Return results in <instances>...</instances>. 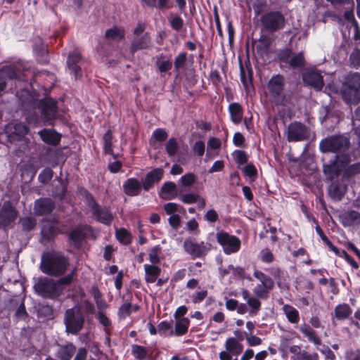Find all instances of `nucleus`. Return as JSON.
Here are the masks:
<instances>
[{"mask_svg":"<svg viewBox=\"0 0 360 360\" xmlns=\"http://www.w3.org/2000/svg\"><path fill=\"white\" fill-rule=\"evenodd\" d=\"M193 150L198 157H202L205 153V143L202 141H197L193 146Z\"/></svg>","mask_w":360,"mask_h":360,"instance_id":"nucleus-63","label":"nucleus"},{"mask_svg":"<svg viewBox=\"0 0 360 360\" xmlns=\"http://www.w3.org/2000/svg\"><path fill=\"white\" fill-rule=\"evenodd\" d=\"M35 292L48 299H56L62 294V288L51 278L40 277L34 285Z\"/></svg>","mask_w":360,"mask_h":360,"instance_id":"nucleus-8","label":"nucleus"},{"mask_svg":"<svg viewBox=\"0 0 360 360\" xmlns=\"http://www.w3.org/2000/svg\"><path fill=\"white\" fill-rule=\"evenodd\" d=\"M56 208V203L51 198H39L34 201V212L41 217L51 214Z\"/></svg>","mask_w":360,"mask_h":360,"instance_id":"nucleus-19","label":"nucleus"},{"mask_svg":"<svg viewBox=\"0 0 360 360\" xmlns=\"http://www.w3.org/2000/svg\"><path fill=\"white\" fill-rule=\"evenodd\" d=\"M352 314V308L346 303L338 304L334 309V316L338 320L347 319Z\"/></svg>","mask_w":360,"mask_h":360,"instance_id":"nucleus-36","label":"nucleus"},{"mask_svg":"<svg viewBox=\"0 0 360 360\" xmlns=\"http://www.w3.org/2000/svg\"><path fill=\"white\" fill-rule=\"evenodd\" d=\"M68 240L76 249H80L87 238H95L94 228L89 224H83L72 229L68 235Z\"/></svg>","mask_w":360,"mask_h":360,"instance_id":"nucleus-11","label":"nucleus"},{"mask_svg":"<svg viewBox=\"0 0 360 360\" xmlns=\"http://www.w3.org/2000/svg\"><path fill=\"white\" fill-rule=\"evenodd\" d=\"M148 352L147 348L143 346L139 345H132L131 346V354L136 359L143 360L146 359Z\"/></svg>","mask_w":360,"mask_h":360,"instance_id":"nucleus-41","label":"nucleus"},{"mask_svg":"<svg viewBox=\"0 0 360 360\" xmlns=\"http://www.w3.org/2000/svg\"><path fill=\"white\" fill-rule=\"evenodd\" d=\"M344 226H353L360 224V213L356 210H350L342 216Z\"/></svg>","mask_w":360,"mask_h":360,"instance_id":"nucleus-38","label":"nucleus"},{"mask_svg":"<svg viewBox=\"0 0 360 360\" xmlns=\"http://www.w3.org/2000/svg\"><path fill=\"white\" fill-rule=\"evenodd\" d=\"M199 198V195L190 193L181 195V200L185 204L191 205L195 203Z\"/></svg>","mask_w":360,"mask_h":360,"instance_id":"nucleus-58","label":"nucleus"},{"mask_svg":"<svg viewBox=\"0 0 360 360\" xmlns=\"http://www.w3.org/2000/svg\"><path fill=\"white\" fill-rule=\"evenodd\" d=\"M273 278L269 275L265 274L263 271L255 269L253 271V276L261 282V285H257V288L253 289L254 294L261 300H266L269 296L271 292L275 287V281L278 286L283 277V271L278 266H274L264 269Z\"/></svg>","mask_w":360,"mask_h":360,"instance_id":"nucleus-1","label":"nucleus"},{"mask_svg":"<svg viewBox=\"0 0 360 360\" xmlns=\"http://www.w3.org/2000/svg\"><path fill=\"white\" fill-rule=\"evenodd\" d=\"M350 139L344 134H334L327 136L319 143V150L322 153H333L336 155L347 154L350 148Z\"/></svg>","mask_w":360,"mask_h":360,"instance_id":"nucleus-4","label":"nucleus"},{"mask_svg":"<svg viewBox=\"0 0 360 360\" xmlns=\"http://www.w3.org/2000/svg\"><path fill=\"white\" fill-rule=\"evenodd\" d=\"M308 127L300 122H291L287 129V140L289 142H298L308 139Z\"/></svg>","mask_w":360,"mask_h":360,"instance_id":"nucleus-14","label":"nucleus"},{"mask_svg":"<svg viewBox=\"0 0 360 360\" xmlns=\"http://www.w3.org/2000/svg\"><path fill=\"white\" fill-rule=\"evenodd\" d=\"M347 181H342V177L340 180L332 181L328 186V195L334 201H340L345 197L348 185Z\"/></svg>","mask_w":360,"mask_h":360,"instance_id":"nucleus-20","label":"nucleus"},{"mask_svg":"<svg viewBox=\"0 0 360 360\" xmlns=\"http://www.w3.org/2000/svg\"><path fill=\"white\" fill-rule=\"evenodd\" d=\"M349 60L352 67L356 68L360 66V49L357 46L351 53Z\"/></svg>","mask_w":360,"mask_h":360,"instance_id":"nucleus-57","label":"nucleus"},{"mask_svg":"<svg viewBox=\"0 0 360 360\" xmlns=\"http://www.w3.org/2000/svg\"><path fill=\"white\" fill-rule=\"evenodd\" d=\"M351 161L349 154L336 155L333 160L323 165V172L327 181H335L343 174L344 167Z\"/></svg>","mask_w":360,"mask_h":360,"instance_id":"nucleus-6","label":"nucleus"},{"mask_svg":"<svg viewBox=\"0 0 360 360\" xmlns=\"http://www.w3.org/2000/svg\"><path fill=\"white\" fill-rule=\"evenodd\" d=\"M179 149L177 141L175 138H170L165 146V150L169 157H172L176 154Z\"/></svg>","mask_w":360,"mask_h":360,"instance_id":"nucleus-47","label":"nucleus"},{"mask_svg":"<svg viewBox=\"0 0 360 360\" xmlns=\"http://www.w3.org/2000/svg\"><path fill=\"white\" fill-rule=\"evenodd\" d=\"M210 244L204 241L197 243L191 238H186L183 243L184 251L193 259L205 257L210 250Z\"/></svg>","mask_w":360,"mask_h":360,"instance_id":"nucleus-12","label":"nucleus"},{"mask_svg":"<svg viewBox=\"0 0 360 360\" xmlns=\"http://www.w3.org/2000/svg\"><path fill=\"white\" fill-rule=\"evenodd\" d=\"M289 65L292 68H301L305 65V58L303 52L293 53Z\"/></svg>","mask_w":360,"mask_h":360,"instance_id":"nucleus-40","label":"nucleus"},{"mask_svg":"<svg viewBox=\"0 0 360 360\" xmlns=\"http://www.w3.org/2000/svg\"><path fill=\"white\" fill-rule=\"evenodd\" d=\"M288 321L292 324H297L300 321V314L297 309L294 307L286 304L282 307Z\"/></svg>","mask_w":360,"mask_h":360,"instance_id":"nucleus-37","label":"nucleus"},{"mask_svg":"<svg viewBox=\"0 0 360 360\" xmlns=\"http://www.w3.org/2000/svg\"><path fill=\"white\" fill-rule=\"evenodd\" d=\"M243 173L244 176L250 178V182L255 181L258 175L256 167L252 163L247 165L243 168Z\"/></svg>","mask_w":360,"mask_h":360,"instance_id":"nucleus-45","label":"nucleus"},{"mask_svg":"<svg viewBox=\"0 0 360 360\" xmlns=\"http://www.w3.org/2000/svg\"><path fill=\"white\" fill-rule=\"evenodd\" d=\"M297 358L298 360H319V356L316 352L309 354L304 350L302 352H300V354Z\"/></svg>","mask_w":360,"mask_h":360,"instance_id":"nucleus-61","label":"nucleus"},{"mask_svg":"<svg viewBox=\"0 0 360 360\" xmlns=\"http://www.w3.org/2000/svg\"><path fill=\"white\" fill-rule=\"evenodd\" d=\"M69 265L68 258L63 254L48 252L42 256L41 269L46 275L58 277L66 272Z\"/></svg>","mask_w":360,"mask_h":360,"instance_id":"nucleus-2","label":"nucleus"},{"mask_svg":"<svg viewBox=\"0 0 360 360\" xmlns=\"http://www.w3.org/2000/svg\"><path fill=\"white\" fill-rule=\"evenodd\" d=\"M360 174V162L354 164H349L344 167L343 174L342 175V181L349 182L356 175Z\"/></svg>","mask_w":360,"mask_h":360,"instance_id":"nucleus-33","label":"nucleus"},{"mask_svg":"<svg viewBox=\"0 0 360 360\" xmlns=\"http://www.w3.org/2000/svg\"><path fill=\"white\" fill-rule=\"evenodd\" d=\"M217 243L221 246L226 255H231L238 252L241 247L240 238L234 235H231L224 231H220L216 233Z\"/></svg>","mask_w":360,"mask_h":360,"instance_id":"nucleus-10","label":"nucleus"},{"mask_svg":"<svg viewBox=\"0 0 360 360\" xmlns=\"http://www.w3.org/2000/svg\"><path fill=\"white\" fill-rule=\"evenodd\" d=\"M190 326V320L187 317H183L180 319H176L174 330L169 332V336H182L188 332Z\"/></svg>","mask_w":360,"mask_h":360,"instance_id":"nucleus-27","label":"nucleus"},{"mask_svg":"<svg viewBox=\"0 0 360 360\" xmlns=\"http://www.w3.org/2000/svg\"><path fill=\"white\" fill-rule=\"evenodd\" d=\"M229 112L231 122L235 124H238L243 120V109L239 103H231L229 105Z\"/></svg>","mask_w":360,"mask_h":360,"instance_id":"nucleus-28","label":"nucleus"},{"mask_svg":"<svg viewBox=\"0 0 360 360\" xmlns=\"http://www.w3.org/2000/svg\"><path fill=\"white\" fill-rule=\"evenodd\" d=\"M125 35L124 29L122 27L113 26L112 27L107 30L105 33V37L110 41L119 43Z\"/></svg>","mask_w":360,"mask_h":360,"instance_id":"nucleus-29","label":"nucleus"},{"mask_svg":"<svg viewBox=\"0 0 360 360\" xmlns=\"http://www.w3.org/2000/svg\"><path fill=\"white\" fill-rule=\"evenodd\" d=\"M142 185V181L137 178H128L123 182L122 191L129 197H136L141 194L142 190L143 191Z\"/></svg>","mask_w":360,"mask_h":360,"instance_id":"nucleus-24","label":"nucleus"},{"mask_svg":"<svg viewBox=\"0 0 360 360\" xmlns=\"http://www.w3.org/2000/svg\"><path fill=\"white\" fill-rule=\"evenodd\" d=\"M197 181V176L192 172L183 175L179 179V184L184 187L192 186Z\"/></svg>","mask_w":360,"mask_h":360,"instance_id":"nucleus-44","label":"nucleus"},{"mask_svg":"<svg viewBox=\"0 0 360 360\" xmlns=\"http://www.w3.org/2000/svg\"><path fill=\"white\" fill-rule=\"evenodd\" d=\"M67 191V185L61 181L59 185L55 186L53 188V196L63 200L66 196Z\"/></svg>","mask_w":360,"mask_h":360,"instance_id":"nucleus-50","label":"nucleus"},{"mask_svg":"<svg viewBox=\"0 0 360 360\" xmlns=\"http://www.w3.org/2000/svg\"><path fill=\"white\" fill-rule=\"evenodd\" d=\"M132 304L129 302L124 303L118 309V316L121 319H126L131 314Z\"/></svg>","mask_w":360,"mask_h":360,"instance_id":"nucleus-54","label":"nucleus"},{"mask_svg":"<svg viewBox=\"0 0 360 360\" xmlns=\"http://www.w3.org/2000/svg\"><path fill=\"white\" fill-rule=\"evenodd\" d=\"M240 82L243 85L245 90L248 92L250 88L254 89L253 86V70L249 58L243 64L240 60L239 63Z\"/></svg>","mask_w":360,"mask_h":360,"instance_id":"nucleus-17","label":"nucleus"},{"mask_svg":"<svg viewBox=\"0 0 360 360\" xmlns=\"http://www.w3.org/2000/svg\"><path fill=\"white\" fill-rule=\"evenodd\" d=\"M82 192L85 203L91 210V214L95 220L101 224L110 226L114 219V216L110 208L100 205L92 193L87 189L82 188Z\"/></svg>","mask_w":360,"mask_h":360,"instance_id":"nucleus-3","label":"nucleus"},{"mask_svg":"<svg viewBox=\"0 0 360 360\" xmlns=\"http://www.w3.org/2000/svg\"><path fill=\"white\" fill-rule=\"evenodd\" d=\"M285 87V77L277 74L273 75L267 83V89L274 101L280 105H285L288 101L283 94Z\"/></svg>","mask_w":360,"mask_h":360,"instance_id":"nucleus-9","label":"nucleus"},{"mask_svg":"<svg viewBox=\"0 0 360 360\" xmlns=\"http://www.w3.org/2000/svg\"><path fill=\"white\" fill-rule=\"evenodd\" d=\"M173 321H162L158 325V333L160 336H166V331L172 327Z\"/></svg>","mask_w":360,"mask_h":360,"instance_id":"nucleus-55","label":"nucleus"},{"mask_svg":"<svg viewBox=\"0 0 360 360\" xmlns=\"http://www.w3.org/2000/svg\"><path fill=\"white\" fill-rule=\"evenodd\" d=\"M38 134L45 143L53 146H58L61 140V134L53 129H43Z\"/></svg>","mask_w":360,"mask_h":360,"instance_id":"nucleus-26","label":"nucleus"},{"mask_svg":"<svg viewBox=\"0 0 360 360\" xmlns=\"http://www.w3.org/2000/svg\"><path fill=\"white\" fill-rule=\"evenodd\" d=\"M207 296V290H203L201 291L195 292L192 295L191 299L194 304L200 303Z\"/></svg>","mask_w":360,"mask_h":360,"instance_id":"nucleus-64","label":"nucleus"},{"mask_svg":"<svg viewBox=\"0 0 360 360\" xmlns=\"http://www.w3.org/2000/svg\"><path fill=\"white\" fill-rule=\"evenodd\" d=\"M153 137L158 142H163L167 139L168 134L165 129L162 128H158L153 131Z\"/></svg>","mask_w":360,"mask_h":360,"instance_id":"nucleus-56","label":"nucleus"},{"mask_svg":"<svg viewBox=\"0 0 360 360\" xmlns=\"http://www.w3.org/2000/svg\"><path fill=\"white\" fill-rule=\"evenodd\" d=\"M261 22L264 29L274 32L283 27L285 19L280 12L271 11L262 16Z\"/></svg>","mask_w":360,"mask_h":360,"instance_id":"nucleus-13","label":"nucleus"},{"mask_svg":"<svg viewBox=\"0 0 360 360\" xmlns=\"http://www.w3.org/2000/svg\"><path fill=\"white\" fill-rule=\"evenodd\" d=\"M163 176L164 169L161 167H157L148 172L141 181L143 191L148 192L162 180Z\"/></svg>","mask_w":360,"mask_h":360,"instance_id":"nucleus-21","label":"nucleus"},{"mask_svg":"<svg viewBox=\"0 0 360 360\" xmlns=\"http://www.w3.org/2000/svg\"><path fill=\"white\" fill-rule=\"evenodd\" d=\"M176 192V184L172 181H167L163 184L158 194L162 199L170 200L174 197Z\"/></svg>","mask_w":360,"mask_h":360,"instance_id":"nucleus-32","label":"nucleus"},{"mask_svg":"<svg viewBox=\"0 0 360 360\" xmlns=\"http://www.w3.org/2000/svg\"><path fill=\"white\" fill-rule=\"evenodd\" d=\"M20 223L22 226V230L27 232L33 230L37 225L35 219L30 217L22 218Z\"/></svg>","mask_w":360,"mask_h":360,"instance_id":"nucleus-49","label":"nucleus"},{"mask_svg":"<svg viewBox=\"0 0 360 360\" xmlns=\"http://www.w3.org/2000/svg\"><path fill=\"white\" fill-rule=\"evenodd\" d=\"M82 57L80 52L74 51L69 53L67 59V66L70 71V74L75 79L80 78L82 75L81 63Z\"/></svg>","mask_w":360,"mask_h":360,"instance_id":"nucleus-18","label":"nucleus"},{"mask_svg":"<svg viewBox=\"0 0 360 360\" xmlns=\"http://www.w3.org/2000/svg\"><path fill=\"white\" fill-rule=\"evenodd\" d=\"M292 54L293 52L292 50L286 47L285 49L280 51L278 54V58L280 62L289 65Z\"/></svg>","mask_w":360,"mask_h":360,"instance_id":"nucleus-52","label":"nucleus"},{"mask_svg":"<svg viewBox=\"0 0 360 360\" xmlns=\"http://www.w3.org/2000/svg\"><path fill=\"white\" fill-rule=\"evenodd\" d=\"M53 176V171L51 168L46 167L40 172L38 180L40 183L46 184L52 179Z\"/></svg>","mask_w":360,"mask_h":360,"instance_id":"nucleus-51","label":"nucleus"},{"mask_svg":"<svg viewBox=\"0 0 360 360\" xmlns=\"http://www.w3.org/2000/svg\"><path fill=\"white\" fill-rule=\"evenodd\" d=\"M112 139L113 136L111 129L107 130L103 137V150L105 154L110 155L114 159H117L118 155L114 153L112 149Z\"/></svg>","mask_w":360,"mask_h":360,"instance_id":"nucleus-34","label":"nucleus"},{"mask_svg":"<svg viewBox=\"0 0 360 360\" xmlns=\"http://www.w3.org/2000/svg\"><path fill=\"white\" fill-rule=\"evenodd\" d=\"M57 108L56 102L51 98H42L39 102V109L47 120H51L56 118Z\"/></svg>","mask_w":360,"mask_h":360,"instance_id":"nucleus-23","label":"nucleus"},{"mask_svg":"<svg viewBox=\"0 0 360 360\" xmlns=\"http://www.w3.org/2000/svg\"><path fill=\"white\" fill-rule=\"evenodd\" d=\"M117 240L122 245H128L131 243L132 235L124 228H120L115 231Z\"/></svg>","mask_w":360,"mask_h":360,"instance_id":"nucleus-39","label":"nucleus"},{"mask_svg":"<svg viewBox=\"0 0 360 360\" xmlns=\"http://www.w3.org/2000/svg\"><path fill=\"white\" fill-rule=\"evenodd\" d=\"M260 298L256 297H252L248 300L247 304L250 308L249 311L250 316L257 315L261 309L262 302L259 300Z\"/></svg>","mask_w":360,"mask_h":360,"instance_id":"nucleus-42","label":"nucleus"},{"mask_svg":"<svg viewBox=\"0 0 360 360\" xmlns=\"http://www.w3.org/2000/svg\"><path fill=\"white\" fill-rule=\"evenodd\" d=\"M343 100L347 103H358L360 101V73L349 75L341 91Z\"/></svg>","mask_w":360,"mask_h":360,"instance_id":"nucleus-7","label":"nucleus"},{"mask_svg":"<svg viewBox=\"0 0 360 360\" xmlns=\"http://www.w3.org/2000/svg\"><path fill=\"white\" fill-rule=\"evenodd\" d=\"M77 351V347L71 342L66 341L64 344L57 343L56 356L59 360H71Z\"/></svg>","mask_w":360,"mask_h":360,"instance_id":"nucleus-25","label":"nucleus"},{"mask_svg":"<svg viewBox=\"0 0 360 360\" xmlns=\"http://www.w3.org/2000/svg\"><path fill=\"white\" fill-rule=\"evenodd\" d=\"M302 79L304 85L318 91L321 90L324 86L323 77L316 69L306 70L302 73Z\"/></svg>","mask_w":360,"mask_h":360,"instance_id":"nucleus-16","label":"nucleus"},{"mask_svg":"<svg viewBox=\"0 0 360 360\" xmlns=\"http://www.w3.org/2000/svg\"><path fill=\"white\" fill-rule=\"evenodd\" d=\"M300 331L306 337L310 342L314 343L316 346L321 345V340L317 335L316 332L313 330L311 326L304 323L300 326Z\"/></svg>","mask_w":360,"mask_h":360,"instance_id":"nucleus-31","label":"nucleus"},{"mask_svg":"<svg viewBox=\"0 0 360 360\" xmlns=\"http://www.w3.org/2000/svg\"><path fill=\"white\" fill-rule=\"evenodd\" d=\"M162 248L160 245H157L151 248L149 251V261L151 264H158L160 262V258L159 253L161 252Z\"/></svg>","mask_w":360,"mask_h":360,"instance_id":"nucleus-48","label":"nucleus"},{"mask_svg":"<svg viewBox=\"0 0 360 360\" xmlns=\"http://www.w3.org/2000/svg\"><path fill=\"white\" fill-rule=\"evenodd\" d=\"M186 61V53H179L174 60V68L176 70L183 68Z\"/></svg>","mask_w":360,"mask_h":360,"instance_id":"nucleus-62","label":"nucleus"},{"mask_svg":"<svg viewBox=\"0 0 360 360\" xmlns=\"http://www.w3.org/2000/svg\"><path fill=\"white\" fill-rule=\"evenodd\" d=\"M63 322L65 332L73 335H78L83 329L85 318L79 307H73L66 309Z\"/></svg>","mask_w":360,"mask_h":360,"instance_id":"nucleus-5","label":"nucleus"},{"mask_svg":"<svg viewBox=\"0 0 360 360\" xmlns=\"http://www.w3.org/2000/svg\"><path fill=\"white\" fill-rule=\"evenodd\" d=\"M145 281L148 283H155L160 275L161 269L155 264H144Z\"/></svg>","mask_w":360,"mask_h":360,"instance_id":"nucleus-30","label":"nucleus"},{"mask_svg":"<svg viewBox=\"0 0 360 360\" xmlns=\"http://www.w3.org/2000/svg\"><path fill=\"white\" fill-rule=\"evenodd\" d=\"M232 273H233V276L236 278H238L240 279H246L249 281H251L252 280V277L249 274H246L245 269L244 267H242L240 266H233V269Z\"/></svg>","mask_w":360,"mask_h":360,"instance_id":"nucleus-53","label":"nucleus"},{"mask_svg":"<svg viewBox=\"0 0 360 360\" xmlns=\"http://www.w3.org/2000/svg\"><path fill=\"white\" fill-rule=\"evenodd\" d=\"M15 316L17 319H25L28 316L23 300L20 301L19 306L15 311Z\"/></svg>","mask_w":360,"mask_h":360,"instance_id":"nucleus-59","label":"nucleus"},{"mask_svg":"<svg viewBox=\"0 0 360 360\" xmlns=\"http://www.w3.org/2000/svg\"><path fill=\"white\" fill-rule=\"evenodd\" d=\"M13 131L24 138L28 134L30 129L26 124L19 122L14 124Z\"/></svg>","mask_w":360,"mask_h":360,"instance_id":"nucleus-60","label":"nucleus"},{"mask_svg":"<svg viewBox=\"0 0 360 360\" xmlns=\"http://www.w3.org/2000/svg\"><path fill=\"white\" fill-rule=\"evenodd\" d=\"M226 349L233 356H238L243 350V345L235 338H229L225 343Z\"/></svg>","mask_w":360,"mask_h":360,"instance_id":"nucleus-35","label":"nucleus"},{"mask_svg":"<svg viewBox=\"0 0 360 360\" xmlns=\"http://www.w3.org/2000/svg\"><path fill=\"white\" fill-rule=\"evenodd\" d=\"M232 155L234 158L235 162L238 165H243L246 164L248 161V156L245 150H235L233 152Z\"/></svg>","mask_w":360,"mask_h":360,"instance_id":"nucleus-46","label":"nucleus"},{"mask_svg":"<svg viewBox=\"0 0 360 360\" xmlns=\"http://www.w3.org/2000/svg\"><path fill=\"white\" fill-rule=\"evenodd\" d=\"M40 233L42 242L50 243L53 241L58 234L63 233V231L58 225L47 219L42 225Z\"/></svg>","mask_w":360,"mask_h":360,"instance_id":"nucleus-22","label":"nucleus"},{"mask_svg":"<svg viewBox=\"0 0 360 360\" xmlns=\"http://www.w3.org/2000/svg\"><path fill=\"white\" fill-rule=\"evenodd\" d=\"M47 46H34V51L39 63H46L49 61V51Z\"/></svg>","mask_w":360,"mask_h":360,"instance_id":"nucleus-43","label":"nucleus"},{"mask_svg":"<svg viewBox=\"0 0 360 360\" xmlns=\"http://www.w3.org/2000/svg\"><path fill=\"white\" fill-rule=\"evenodd\" d=\"M18 217V211L10 201H6L0 210V226L7 229L13 226Z\"/></svg>","mask_w":360,"mask_h":360,"instance_id":"nucleus-15","label":"nucleus"}]
</instances>
